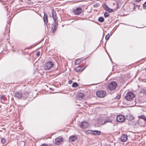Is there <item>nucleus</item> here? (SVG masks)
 Masks as SVG:
<instances>
[{
	"label": "nucleus",
	"mask_w": 146,
	"mask_h": 146,
	"mask_svg": "<svg viewBox=\"0 0 146 146\" xmlns=\"http://www.w3.org/2000/svg\"><path fill=\"white\" fill-rule=\"evenodd\" d=\"M14 96L17 98L25 100L29 97V93L26 91L21 92H16L14 93Z\"/></svg>",
	"instance_id": "f257e3e1"
},
{
	"label": "nucleus",
	"mask_w": 146,
	"mask_h": 146,
	"mask_svg": "<svg viewBox=\"0 0 146 146\" xmlns=\"http://www.w3.org/2000/svg\"><path fill=\"white\" fill-rule=\"evenodd\" d=\"M135 97L134 94L132 92H129L127 93L126 95L125 96V98L127 100L130 101L133 100Z\"/></svg>",
	"instance_id": "f03ea898"
},
{
	"label": "nucleus",
	"mask_w": 146,
	"mask_h": 146,
	"mask_svg": "<svg viewBox=\"0 0 146 146\" xmlns=\"http://www.w3.org/2000/svg\"><path fill=\"white\" fill-rule=\"evenodd\" d=\"M117 86V83L115 82H112L108 84V89L110 90H114Z\"/></svg>",
	"instance_id": "7ed1b4c3"
},
{
	"label": "nucleus",
	"mask_w": 146,
	"mask_h": 146,
	"mask_svg": "<svg viewBox=\"0 0 146 146\" xmlns=\"http://www.w3.org/2000/svg\"><path fill=\"white\" fill-rule=\"evenodd\" d=\"M53 66L54 64L52 62L49 61L46 63L44 67L45 70H50L53 67Z\"/></svg>",
	"instance_id": "20e7f679"
},
{
	"label": "nucleus",
	"mask_w": 146,
	"mask_h": 146,
	"mask_svg": "<svg viewBox=\"0 0 146 146\" xmlns=\"http://www.w3.org/2000/svg\"><path fill=\"white\" fill-rule=\"evenodd\" d=\"M106 92L104 91L100 90L96 92V95L100 98H103L106 95Z\"/></svg>",
	"instance_id": "39448f33"
},
{
	"label": "nucleus",
	"mask_w": 146,
	"mask_h": 146,
	"mask_svg": "<svg viewBox=\"0 0 146 146\" xmlns=\"http://www.w3.org/2000/svg\"><path fill=\"white\" fill-rule=\"evenodd\" d=\"M82 11L83 9L79 7L73 9V12L75 15H78L80 14Z\"/></svg>",
	"instance_id": "423d86ee"
},
{
	"label": "nucleus",
	"mask_w": 146,
	"mask_h": 146,
	"mask_svg": "<svg viewBox=\"0 0 146 146\" xmlns=\"http://www.w3.org/2000/svg\"><path fill=\"white\" fill-rule=\"evenodd\" d=\"M63 141V138L61 136H59L55 139V143L57 145L61 144Z\"/></svg>",
	"instance_id": "0eeeda50"
},
{
	"label": "nucleus",
	"mask_w": 146,
	"mask_h": 146,
	"mask_svg": "<svg viewBox=\"0 0 146 146\" xmlns=\"http://www.w3.org/2000/svg\"><path fill=\"white\" fill-rule=\"evenodd\" d=\"M89 123L86 121L81 122L80 124L81 127L83 129H85L88 127L89 126Z\"/></svg>",
	"instance_id": "6e6552de"
},
{
	"label": "nucleus",
	"mask_w": 146,
	"mask_h": 146,
	"mask_svg": "<svg viewBox=\"0 0 146 146\" xmlns=\"http://www.w3.org/2000/svg\"><path fill=\"white\" fill-rule=\"evenodd\" d=\"M127 139V135L125 134H122L121 137V140L123 142H125L126 141Z\"/></svg>",
	"instance_id": "1a4fd4ad"
},
{
	"label": "nucleus",
	"mask_w": 146,
	"mask_h": 146,
	"mask_svg": "<svg viewBox=\"0 0 146 146\" xmlns=\"http://www.w3.org/2000/svg\"><path fill=\"white\" fill-rule=\"evenodd\" d=\"M104 9L106 11H108L109 12H111L113 10L109 8L108 6L106 4H104L103 5Z\"/></svg>",
	"instance_id": "9d476101"
},
{
	"label": "nucleus",
	"mask_w": 146,
	"mask_h": 146,
	"mask_svg": "<svg viewBox=\"0 0 146 146\" xmlns=\"http://www.w3.org/2000/svg\"><path fill=\"white\" fill-rule=\"evenodd\" d=\"M52 17L54 20V21L55 23H57V18L56 17V14L55 12L54 11L52 12Z\"/></svg>",
	"instance_id": "9b49d317"
},
{
	"label": "nucleus",
	"mask_w": 146,
	"mask_h": 146,
	"mask_svg": "<svg viewBox=\"0 0 146 146\" xmlns=\"http://www.w3.org/2000/svg\"><path fill=\"white\" fill-rule=\"evenodd\" d=\"M69 139L70 142H73L76 141L77 138L75 136H72L69 137Z\"/></svg>",
	"instance_id": "f8f14e48"
},
{
	"label": "nucleus",
	"mask_w": 146,
	"mask_h": 146,
	"mask_svg": "<svg viewBox=\"0 0 146 146\" xmlns=\"http://www.w3.org/2000/svg\"><path fill=\"white\" fill-rule=\"evenodd\" d=\"M84 96V94L82 93H79L77 95V98L79 100H81L83 98Z\"/></svg>",
	"instance_id": "ddd939ff"
},
{
	"label": "nucleus",
	"mask_w": 146,
	"mask_h": 146,
	"mask_svg": "<svg viewBox=\"0 0 146 146\" xmlns=\"http://www.w3.org/2000/svg\"><path fill=\"white\" fill-rule=\"evenodd\" d=\"M125 119V117L122 115H119V122L124 121Z\"/></svg>",
	"instance_id": "4468645a"
},
{
	"label": "nucleus",
	"mask_w": 146,
	"mask_h": 146,
	"mask_svg": "<svg viewBox=\"0 0 146 146\" xmlns=\"http://www.w3.org/2000/svg\"><path fill=\"white\" fill-rule=\"evenodd\" d=\"M91 133L94 135H99L101 133V132L98 131H91Z\"/></svg>",
	"instance_id": "2eb2a0df"
},
{
	"label": "nucleus",
	"mask_w": 146,
	"mask_h": 146,
	"mask_svg": "<svg viewBox=\"0 0 146 146\" xmlns=\"http://www.w3.org/2000/svg\"><path fill=\"white\" fill-rule=\"evenodd\" d=\"M43 20L45 23L47 24L48 23V17L47 15H46L45 14H44V15L43 17Z\"/></svg>",
	"instance_id": "dca6fc26"
},
{
	"label": "nucleus",
	"mask_w": 146,
	"mask_h": 146,
	"mask_svg": "<svg viewBox=\"0 0 146 146\" xmlns=\"http://www.w3.org/2000/svg\"><path fill=\"white\" fill-rule=\"evenodd\" d=\"M127 119L128 120H133L134 119L133 117L131 115H128L127 116Z\"/></svg>",
	"instance_id": "f3484780"
},
{
	"label": "nucleus",
	"mask_w": 146,
	"mask_h": 146,
	"mask_svg": "<svg viewBox=\"0 0 146 146\" xmlns=\"http://www.w3.org/2000/svg\"><path fill=\"white\" fill-rule=\"evenodd\" d=\"M75 70L77 72L81 71L83 70L79 66L75 68Z\"/></svg>",
	"instance_id": "a211bd4d"
},
{
	"label": "nucleus",
	"mask_w": 146,
	"mask_h": 146,
	"mask_svg": "<svg viewBox=\"0 0 146 146\" xmlns=\"http://www.w3.org/2000/svg\"><path fill=\"white\" fill-rule=\"evenodd\" d=\"M138 118L143 119L145 121H146V117L144 115H141V116H138Z\"/></svg>",
	"instance_id": "6ab92c4d"
},
{
	"label": "nucleus",
	"mask_w": 146,
	"mask_h": 146,
	"mask_svg": "<svg viewBox=\"0 0 146 146\" xmlns=\"http://www.w3.org/2000/svg\"><path fill=\"white\" fill-rule=\"evenodd\" d=\"M81 59L77 60L75 62V64L78 65L81 62Z\"/></svg>",
	"instance_id": "aec40b11"
},
{
	"label": "nucleus",
	"mask_w": 146,
	"mask_h": 146,
	"mask_svg": "<svg viewBox=\"0 0 146 146\" xmlns=\"http://www.w3.org/2000/svg\"><path fill=\"white\" fill-rule=\"evenodd\" d=\"M99 21L100 22H102L104 21V19L103 17H100L98 19Z\"/></svg>",
	"instance_id": "412c9836"
},
{
	"label": "nucleus",
	"mask_w": 146,
	"mask_h": 146,
	"mask_svg": "<svg viewBox=\"0 0 146 146\" xmlns=\"http://www.w3.org/2000/svg\"><path fill=\"white\" fill-rule=\"evenodd\" d=\"M78 86V84L77 83L74 82L73 83L72 86L74 87H76Z\"/></svg>",
	"instance_id": "4be33fe9"
},
{
	"label": "nucleus",
	"mask_w": 146,
	"mask_h": 146,
	"mask_svg": "<svg viewBox=\"0 0 146 146\" xmlns=\"http://www.w3.org/2000/svg\"><path fill=\"white\" fill-rule=\"evenodd\" d=\"M140 93L143 94V95H145L146 94V92L145 90L143 89L141 90Z\"/></svg>",
	"instance_id": "5701e85b"
},
{
	"label": "nucleus",
	"mask_w": 146,
	"mask_h": 146,
	"mask_svg": "<svg viewBox=\"0 0 146 146\" xmlns=\"http://www.w3.org/2000/svg\"><path fill=\"white\" fill-rule=\"evenodd\" d=\"M109 15V13H108V12H106L104 13V16L106 18L107 17H108Z\"/></svg>",
	"instance_id": "b1692460"
},
{
	"label": "nucleus",
	"mask_w": 146,
	"mask_h": 146,
	"mask_svg": "<svg viewBox=\"0 0 146 146\" xmlns=\"http://www.w3.org/2000/svg\"><path fill=\"white\" fill-rule=\"evenodd\" d=\"M110 37L109 34H108L105 36V38L106 40H108Z\"/></svg>",
	"instance_id": "393cba45"
},
{
	"label": "nucleus",
	"mask_w": 146,
	"mask_h": 146,
	"mask_svg": "<svg viewBox=\"0 0 146 146\" xmlns=\"http://www.w3.org/2000/svg\"><path fill=\"white\" fill-rule=\"evenodd\" d=\"M6 141L5 139V138H3L1 140V142L2 143H4Z\"/></svg>",
	"instance_id": "a878e982"
},
{
	"label": "nucleus",
	"mask_w": 146,
	"mask_h": 146,
	"mask_svg": "<svg viewBox=\"0 0 146 146\" xmlns=\"http://www.w3.org/2000/svg\"><path fill=\"white\" fill-rule=\"evenodd\" d=\"M111 120H112V119H111V120H110V119L108 120H106L104 122V123L105 124V123H106L107 122H111Z\"/></svg>",
	"instance_id": "bb28decb"
},
{
	"label": "nucleus",
	"mask_w": 146,
	"mask_h": 146,
	"mask_svg": "<svg viewBox=\"0 0 146 146\" xmlns=\"http://www.w3.org/2000/svg\"><path fill=\"white\" fill-rule=\"evenodd\" d=\"M40 52L38 51V52H37V53H36V56H40Z\"/></svg>",
	"instance_id": "cd10ccee"
},
{
	"label": "nucleus",
	"mask_w": 146,
	"mask_h": 146,
	"mask_svg": "<svg viewBox=\"0 0 146 146\" xmlns=\"http://www.w3.org/2000/svg\"><path fill=\"white\" fill-rule=\"evenodd\" d=\"M143 8L146 7V2H145L143 5Z\"/></svg>",
	"instance_id": "c85d7f7f"
},
{
	"label": "nucleus",
	"mask_w": 146,
	"mask_h": 146,
	"mask_svg": "<svg viewBox=\"0 0 146 146\" xmlns=\"http://www.w3.org/2000/svg\"><path fill=\"white\" fill-rule=\"evenodd\" d=\"M41 146H48V145L47 144H43Z\"/></svg>",
	"instance_id": "c756f323"
},
{
	"label": "nucleus",
	"mask_w": 146,
	"mask_h": 146,
	"mask_svg": "<svg viewBox=\"0 0 146 146\" xmlns=\"http://www.w3.org/2000/svg\"><path fill=\"white\" fill-rule=\"evenodd\" d=\"M0 99L1 100H3L4 99V96H2L0 97Z\"/></svg>",
	"instance_id": "7c9ffc66"
},
{
	"label": "nucleus",
	"mask_w": 146,
	"mask_h": 146,
	"mask_svg": "<svg viewBox=\"0 0 146 146\" xmlns=\"http://www.w3.org/2000/svg\"><path fill=\"white\" fill-rule=\"evenodd\" d=\"M72 82V80H70L69 81V84H71Z\"/></svg>",
	"instance_id": "2f4dec72"
},
{
	"label": "nucleus",
	"mask_w": 146,
	"mask_h": 146,
	"mask_svg": "<svg viewBox=\"0 0 146 146\" xmlns=\"http://www.w3.org/2000/svg\"><path fill=\"white\" fill-rule=\"evenodd\" d=\"M119 117V115H117V116H116V120H117V122H119V121L117 119V117Z\"/></svg>",
	"instance_id": "473e14b6"
},
{
	"label": "nucleus",
	"mask_w": 146,
	"mask_h": 146,
	"mask_svg": "<svg viewBox=\"0 0 146 146\" xmlns=\"http://www.w3.org/2000/svg\"><path fill=\"white\" fill-rule=\"evenodd\" d=\"M136 0L137 2H139L141 1V0Z\"/></svg>",
	"instance_id": "72a5a7b5"
},
{
	"label": "nucleus",
	"mask_w": 146,
	"mask_h": 146,
	"mask_svg": "<svg viewBox=\"0 0 146 146\" xmlns=\"http://www.w3.org/2000/svg\"><path fill=\"white\" fill-rule=\"evenodd\" d=\"M21 143L25 145V143L24 142L22 141Z\"/></svg>",
	"instance_id": "f704fd0d"
},
{
	"label": "nucleus",
	"mask_w": 146,
	"mask_h": 146,
	"mask_svg": "<svg viewBox=\"0 0 146 146\" xmlns=\"http://www.w3.org/2000/svg\"><path fill=\"white\" fill-rule=\"evenodd\" d=\"M106 146H110V145H106Z\"/></svg>",
	"instance_id": "c9c22d12"
},
{
	"label": "nucleus",
	"mask_w": 146,
	"mask_h": 146,
	"mask_svg": "<svg viewBox=\"0 0 146 146\" xmlns=\"http://www.w3.org/2000/svg\"><path fill=\"white\" fill-rule=\"evenodd\" d=\"M120 98V96H119V98Z\"/></svg>",
	"instance_id": "e433bc0d"
}]
</instances>
